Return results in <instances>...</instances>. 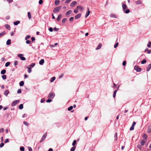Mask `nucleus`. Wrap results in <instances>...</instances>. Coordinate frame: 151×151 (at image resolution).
I'll list each match as a JSON object with an SVG mask.
<instances>
[{"mask_svg": "<svg viewBox=\"0 0 151 151\" xmlns=\"http://www.w3.org/2000/svg\"><path fill=\"white\" fill-rule=\"evenodd\" d=\"M61 6H57L53 10L54 13H57L59 12V10L61 9Z\"/></svg>", "mask_w": 151, "mask_h": 151, "instance_id": "nucleus-1", "label": "nucleus"}, {"mask_svg": "<svg viewBox=\"0 0 151 151\" xmlns=\"http://www.w3.org/2000/svg\"><path fill=\"white\" fill-rule=\"evenodd\" d=\"M55 96V94L54 93L51 92L49 94L48 98V99H52L54 98Z\"/></svg>", "mask_w": 151, "mask_h": 151, "instance_id": "nucleus-2", "label": "nucleus"}, {"mask_svg": "<svg viewBox=\"0 0 151 151\" xmlns=\"http://www.w3.org/2000/svg\"><path fill=\"white\" fill-rule=\"evenodd\" d=\"M134 69L137 72H140L142 69L138 65H135L134 67Z\"/></svg>", "mask_w": 151, "mask_h": 151, "instance_id": "nucleus-3", "label": "nucleus"}, {"mask_svg": "<svg viewBox=\"0 0 151 151\" xmlns=\"http://www.w3.org/2000/svg\"><path fill=\"white\" fill-rule=\"evenodd\" d=\"M23 55L22 54H19L18 55V56L22 60H26V58L23 57Z\"/></svg>", "mask_w": 151, "mask_h": 151, "instance_id": "nucleus-4", "label": "nucleus"}, {"mask_svg": "<svg viewBox=\"0 0 151 151\" xmlns=\"http://www.w3.org/2000/svg\"><path fill=\"white\" fill-rule=\"evenodd\" d=\"M19 102V100H16L14 101L12 104V106H14L16 105L17 104H18Z\"/></svg>", "mask_w": 151, "mask_h": 151, "instance_id": "nucleus-5", "label": "nucleus"}, {"mask_svg": "<svg viewBox=\"0 0 151 151\" xmlns=\"http://www.w3.org/2000/svg\"><path fill=\"white\" fill-rule=\"evenodd\" d=\"M147 139H143L142 140L141 142V145L142 146H143L145 143L147 142Z\"/></svg>", "mask_w": 151, "mask_h": 151, "instance_id": "nucleus-6", "label": "nucleus"}, {"mask_svg": "<svg viewBox=\"0 0 151 151\" xmlns=\"http://www.w3.org/2000/svg\"><path fill=\"white\" fill-rule=\"evenodd\" d=\"M77 4L76 1H73L70 4V6L71 7L74 6Z\"/></svg>", "mask_w": 151, "mask_h": 151, "instance_id": "nucleus-7", "label": "nucleus"}, {"mask_svg": "<svg viewBox=\"0 0 151 151\" xmlns=\"http://www.w3.org/2000/svg\"><path fill=\"white\" fill-rule=\"evenodd\" d=\"M47 135V133H45L44 135H43L41 140L40 141V142H41L46 137Z\"/></svg>", "mask_w": 151, "mask_h": 151, "instance_id": "nucleus-8", "label": "nucleus"}, {"mask_svg": "<svg viewBox=\"0 0 151 151\" xmlns=\"http://www.w3.org/2000/svg\"><path fill=\"white\" fill-rule=\"evenodd\" d=\"M135 4L137 5H139L141 4L142 2L141 0H137L135 2Z\"/></svg>", "mask_w": 151, "mask_h": 151, "instance_id": "nucleus-9", "label": "nucleus"}, {"mask_svg": "<svg viewBox=\"0 0 151 151\" xmlns=\"http://www.w3.org/2000/svg\"><path fill=\"white\" fill-rule=\"evenodd\" d=\"M122 6L123 9L124 11V10H125V9H127V6L125 4H122Z\"/></svg>", "mask_w": 151, "mask_h": 151, "instance_id": "nucleus-10", "label": "nucleus"}, {"mask_svg": "<svg viewBox=\"0 0 151 151\" xmlns=\"http://www.w3.org/2000/svg\"><path fill=\"white\" fill-rule=\"evenodd\" d=\"M81 16V13H78L77 15H76L75 16V19H78Z\"/></svg>", "mask_w": 151, "mask_h": 151, "instance_id": "nucleus-11", "label": "nucleus"}, {"mask_svg": "<svg viewBox=\"0 0 151 151\" xmlns=\"http://www.w3.org/2000/svg\"><path fill=\"white\" fill-rule=\"evenodd\" d=\"M90 13V11H89V9L88 8V11L86 13L85 15V17L87 18L89 15Z\"/></svg>", "mask_w": 151, "mask_h": 151, "instance_id": "nucleus-12", "label": "nucleus"}, {"mask_svg": "<svg viewBox=\"0 0 151 151\" xmlns=\"http://www.w3.org/2000/svg\"><path fill=\"white\" fill-rule=\"evenodd\" d=\"M102 46V44L101 43H100L98 45L97 47L96 48V50H98L100 49Z\"/></svg>", "mask_w": 151, "mask_h": 151, "instance_id": "nucleus-13", "label": "nucleus"}, {"mask_svg": "<svg viewBox=\"0 0 151 151\" xmlns=\"http://www.w3.org/2000/svg\"><path fill=\"white\" fill-rule=\"evenodd\" d=\"M72 12V11L71 10H68L66 13V15L67 16L69 15Z\"/></svg>", "mask_w": 151, "mask_h": 151, "instance_id": "nucleus-14", "label": "nucleus"}, {"mask_svg": "<svg viewBox=\"0 0 151 151\" xmlns=\"http://www.w3.org/2000/svg\"><path fill=\"white\" fill-rule=\"evenodd\" d=\"M55 3L56 6H58L60 3V1L59 0H55Z\"/></svg>", "mask_w": 151, "mask_h": 151, "instance_id": "nucleus-15", "label": "nucleus"}, {"mask_svg": "<svg viewBox=\"0 0 151 151\" xmlns=\"http://www.w3.org/2000/svg\"><path fill=\"white\" fill-rule=\"evenodd\" d=\"M151 68V64H150L148 65V66L147 67V71H149L150 69Z\"/></svg>", "mask_w": 151, "mask_h": 151, "instance_id": "nucleus-16", "label": "nucleus"}, {"mask_svg": "<svg viewBox=\"0 0 151 151\" xmlns=\"http://www.w3.org/2000/svg\"><path fill=\"white\" fill-rule=\"evenodd\" d=\"M44 63V60L43 59H41L40 61H39V64L40 65H42Z\"/></svg>", "mask_w": 151, "mask_h": 151, "instance_id": "nucleus-17", "label": "nucleus"}, {"mask_svg": "<svg viewBox=\"0 0 151 151\" xmlns=\"http://www.w3.org/2000/svg\"><path fill=\"white\" fill-rule=\"evenodd\" d=\"M62 17V14H60L58 15V18L57 19V21H59L60 19Z\"/></svg>", "mask_w": 151, "mask_h": 151, "instance_id": "nucleus-18", "label": "nucleus"}, {"mask_svg": "<svg viewBox=\"0 0 151 151\" xmlns=\"http://www.w3.org/2000/svg\"><path fill=\"white\" fill-rule=\"evenodd\" d=\"M77 9H80L81 10H83L84 8L83 7H82L81 6H78L77 7Z\"/></svg>", "mask_w": 151, "mask_h": 151, "instance_id": "nucleus-19", "label": "nucleus"}, {"mask_svg": "<svg viewBox=\"0 0 151 151\" xmlns=\"http://www.w3.org/2000/svg\"><path fill=\"white\" fill-rule=\"evenodd\" d=\"M11 43V40L10 39L8 40L6 42V44L7 45H10Z\"/></svg>", "mask_w": 151, "mask_h": 151, "instance_id": "nucleus-20", "label": "nucleus"}, {"mask_svg": "<svg viewBox=\"0 0 151 151\" xmlns=\"http://www.w3.org/2000/svg\"><path fill=\"white\" fill-rule=\"evenodd\" d=\"M9 93V91L8 90H6L4 92V94L6 96H7Z\"/></svg>", "mask_w": 151, "mask_h": 151, "instance_id": "nucleus-21", "label": "nucleus"}, {"mask_svg": "<svg viewBox=\"0 0 151 151\" xmlns=\"http://www.w3.org/2000/svg\"><path fill=\"white\" fill-rule=\"evenodd\" d=\"M6 34V32L5 31H3L2 33H0V37H1L2 36Z\"/></svg>", "mask_w": 151, "mask_h": 151, "instance_id": "nucleus-22", "label": "nucleus"}, {"mask_svg": "<svg viewBox=\"0 0 151 151\" xmlns=\"http://www.w3.org/2000/svg\"><path fill=\"white\" fill-rule=\"evenodd\" d=\"M67 19L66 18H65L63 19L62 20V23L64 24L65 22L67 21Z\"/></svg>", "mask_w": 151, "mask_h": 151, "instance_id": "nucleus-23", "label": "nucleus"}, {"mask_svg": "<svg viewBox=\"0 0 151 151\" xmlns=\"http://www.w3.org/2000/svg\"><path fill=\"white\" fill-rule=\"evenodd\" d=\"M110 16V17L114 18H116V16L114 14H111Z\"/></svg>", "mask_w": 151, "mask_h": 151, "instance_id": "nucleus-24", "label": "nucleus"}, {"mask_svg": "<svg viewBox=\"0 0 151 151\" xmlns=\"http://www.w3.org/2000/svg\"><path fill=\"white\" fill-rule=\"evenodd\" d=\"M20 22L19 21H17L15 22H14V25H16L18 24H19L20 23Z\"/></svg>", "mask_w": 151, "mask_h": 151, "instance_id": "nucleus-25", "label": "nucleus"}, {"mask_svg": "<svg viewBox=\"0 0 151 151\" xmlns=\"http://www.w3.org/2000/svg\"><path fill=\"white\" fill-rule=\"evenodd\" d=\"M6 72V70H5L4 69L2 70L1 72V73L2 74H5Z\"/></svg>", "mask_w": 151, "mask_h": 151, "instance_id": "nucleus-26", "label": "nucleus"}, {"mask_svg": "<svg viewBox=\"0 0 151 151\" xmlns=\"http://www.w3.org/2000/svg\"><path fill=\"white\" fill-rule=\"evenodd\" d=\"M5 27L8 30H10V27L9 25L8 24H6L5 25Z\"/></svg>", "mask_w": 151, "mask_h": 151, "instance_id": "nucleus-27", "label": "nucleus"}, {"mask_svg": "<svg viewBox=\"0 0 151 151\" xmlns=\"http://www.w3.org/2000/svg\"><path fill=\"white\" fill-rule=\"evenodd\" d=\"M55 77H52L51 79L50 82H53L55 80Z\"/></svg>", "mask_w": 151, "mask_h": 151, "instance_id": "nucleus-28", "label": "nucleus"}, {"mask_svg": "<svg viewBox=\"0 0 151 151\" xmlns=\"http://www.w3.org/2000/svg\"><path fill=\"white\" fill-rule=\"evenodd\" d=\"M117 90V89L115 90V91H114L113 96L114 98H115L116 96V93Z\"/></svg>", "mask_w": 151, "mask_h": 151, "instance_id": "nucleus-29", "label": "nucleus"}, {"mask_svg": "<svg viewBox=\"0 0 151 151\" xmlns=\"http://www.w3.org/2000/svg\"><path fill=\"white\" fill-rule=\"evenodd\" d=\"M24 82L23 81H21L19 83V85L20 86H23L24 85Z\"/></svg>", "mask_w": 151, "mask_h": 151, "instance_id": "nucleus-30", "label": "nucleus"}, {"mask_svg": "<svg viewBox=\"0 0 151 151\" xmlns=\"http://www.w3.org/2000/svg\"><path fill=\"white\" fill-rule=\"evenodd\" d=\"M23 105L22 104H20L19 106V108L20 109H22L23 108Z\"/></svg>", "mask_w": 151, "mask_h": 151, "instance_id": "nucleus-31", "label": "nucleus"}, {"mask_svg": "<svg viewBox=\"0 0 151 151\" xmlns=\"http://www.w3.org/2000/svg\"><path fill=\"white\" fill-rule=\"evenodd\" d=\"M2 78L4 80H5L6 78V75H3L2 76Z\"/></svg>", "mask_w": 151, "mask_h": 151, "instance_id": "nucleus-32", "label": "nucleus"}, {"mask_svg": "<svg viewBox=\"0 0 151 151\" xmlns=\"http://www.w3.org/2000/svg\"><path fill=\"white\" fill-rule=\"evenodd\" d=\"M75 149L76 146H74L71 148L70 151H74Z\"/></svg>", "mask_w": 151, "mask_h": 151, "instance_id": "nucleus-33", "label": "nucleus"}, {"mask_svg": "<svg viewBox=\"0 0 151 151\" xmlns=\"http://www.w3.org/2000/svg\"><path fill=\"white\" fill-rule=\"evenodd\" d=\"M27 14L28 18L29 19H30L31 18V14L30 13V12H28Z\"/></svg>", "mask_w": 151, "mask_h": 151, "instance_id": "nucleus-34", "label": "nucleus"}, {"mask_svg": "<svg viewBox=\"0 0 151 151\" xmlns=\"http://www.w3.org/2000/svg\"><path fill=\"white\" fill-rule=\"evenodd\" d=\"M10 62H7L6 63L5 65V66L6 67L10 65Z\"/></svg>", "mask_w": 151, "mask_h": 151, "instance_id": "nucleus-35", "label": "nucleus"}, {"mask_svg": "<svg viewBox=\"0 0 151 151\" xmlns=\"http://www.w3.org/2000/svg\"><path fill=\"white\" fill-rule=\"evenodd\" d=\"M143 137L144 138V139H147V135L145 134H144L143 135Z\"/></svg>", "mask_w": 151, "mask_h": 151, "instance_id": "nucleus-36", "label": "nucleus"}, {"mask_svg": "<svg viewBox=\"0 0 151 151\" xmlns=\"http://www.w3.org/2000/svg\"><path fill=\"white\" fill-rule=\"evenodd\" d=\"M23 123L25 125L27 126H28L29 125V123L26 121H24L23 122Z\"/></svg>", "mask_w": 151, "mask_h": 151, "instance_id": "nucleus-37", "label": "nucleus"}, {"mask_svg": "<svg viewBox=\"0 0 151 151\" xmlns=\"http://www.w3.org/2000/svg\"><path fill=\"white\" fill-rule=\"evenodd\" d=\"M73 109V106H71L68 108V110L69 111H70L71 110Z\"/></svg>", "mask_w": 151, "mask_h": 151, "instance_id": "nucleus-38", "label": "nucleus"}, {"mask_svg": "<svg viewBox=\"0 0 151 151\" xmlns=\"http://www.w3.org/2000/svg\"><path fill=\"white\" fill-rule=\"evenodd\" d=\"M146 60L144 59L141 62V63L142 64H144L146 63Z\"/></svg>", "mask_w": 151, "mask_h": 151, "instance_id": "nucleus-39", "label": "nucleus"}, {"mask_svg": "<svg viewBox=\"0 0 151 151\" xmlns=\"http://www.w3.org/2000/svg\"><path fill=\"white\" fill-rule=\"evenodd\" d=\"M147 46L149 47H150L151 46V42L150 41L148 43L147 45Z\"/></svg>", "mask_w": 151, "mask_h": 151, "instance_id": "nucleus-40", "label": "nucleus"}, {"mask_svg": "<svg viewBox=\"0 0 151 151\" xmlns=\"http://www.w3.org/2000/svg\"><path fill=\"white\" fill-rule=\"evenodd\" d=\"M76 143V140H74L72 143V145L73 146L75 145Z\"/></svg>", "mask_w": 151, "mask_h": 151, "instance_id": "nucleus-41", "label": "nucleus"}, {"mask_svg": "<svg viewBox=\"0 0 151 151\" xmlns=\"http://www.w3.org/2000/svg\"><path fill=\"white\" fill-rule=\"evenodd\" d=\"M30 37V36L29 35H27L25 37V40H27L28 39H29Z\"/></svg>", "mask_w": 151, "mask_h": 151, "instance_id": "nucleus-42", "label": "nucleus"}, {"mask_svg": "<svg viewBox=\"0 0 151 151\" xmlns=\"http://www.w3.org/2000/svg\"><path fill=\"white\" fill-rule=\"evenodd\" d=\"M20 150L21 151H24V147H20Z\"/></svg>", "mask_w": 151, "mask_h": 151, "instance_id": "nucleus-43", "label": "nucleus"}, {"mask_svg": "<svg viewBox=\"0 0 151 151\" xmlns=\"http://www.w3.org/2000/svg\"><path fill=\"white\" fill-rule=\"evenodd\" d=\"M52 101L51 99H47L46 101V102L47 103L50 102Z\"/></svg>", "mask_w": 151, "mask_h": 151, "instance_id": "nucleus-44", "label": "nucleus"}, {"mask_svg": "<svg viewBox=\"0 0 151 151\" xmlns=\"http://www.w3.org/2000/svg\"><path fill=\"white\" fill-rule=\"evenodd\" d=\"M28 72L29 73H30L31 72V68L30 67L28 68Z\"/></svg>", "mask_w": 151, "mask_h": 151, "instance_id": "nucleus-45", "label": "nucleus"}, {"mask_svg": "<svg viewBox=\"0 0 151 151\" xmlns=\"http://www.w3.org/2000/svg\"><path fill=\"white\" fill-rule=\"evenodd\" d=\"M147 133H149L151 132V129L150 128H148L147 131Z\"/></svg>", "mask_w": 151, "mask_h": 151, "instance_id": "nucleus-46", "label": "nucleus"}, {"mask_svg": "<svg viewBox=\"0 0 151 151\" xmlns=\"http://www.w3.org/2000/svg\"><path fill=\"white\" fill-rule=\"evenodd\" d=\"M130 12L129 10V9H127L126 11L124 12V13L128 14Z\"/></svg>", "mask_w": 151, "mask_h": 151, "instance_id": "nucleus-47", "label": "nucleus"}, {"mask_svg": "<svg viewBox=\"0 0 151 151\" xmlns=\"http://www.w3.org/2000/svg\"><path fill=\"white\" fill-rule=\"evenodd\" d=\"M43 1L42 0H40L39 1V4H42L43 3Z\"/></svg>", "mask_w": 151, "mask_h": 151, "instance_id": "nucleus-48", "label": "nucleus"}, {"mask_svg": "<svg viewBox=\"0 0 151 151\" xmlns=\"http://www.w3.org/2000/svg\"><path fill=\"white\" fill-rule=\"evenodd\" d=\"M118 44H119V43L118 42H117L116 43V44L114 46V47L115 48H116L117 47H118Z\"/></svg>", "mask_w": 151, "mask_h": 151, "instance_id": "nucleus-49", "label": "nucleus"}, {"mask_svg": "<svg viewBox=\"0 0 151 151\" xmlns=\"http://www.w3.org/2000/svg\"><path fill=\"white\" fill-rule=\"evenodd\" d=\"M126 61H124L122 63V65L123 66H125L126 65Z\"/></svg>", "mask_w": 151, "mask_h": 151, "instance_id": "nucleus-50", "label": "nucleus"}, {"mask_svg": "<svg viewBox=\"0 0 151 151\" xmlns=\"http://www.w3.org/2000/svg\"><path fill=\"white\" fill-rule=\"evenodd\" d=\"M74 18L73 17H70L69 19V21L70 22L72 21L73 20Z\"/></svg>", "mask_w": 151, "mask_h": 151, "instance_id": "nucleus-51", "label": "nucleus"}, {"mask_svg": "<svg viewBox=\"0 0 151 151\" xmlns=\"http://www.w3.org/2000/svg\"><path fill=\"white\" fill-rule=\"evenodd\" d=\"M71 1V0H66L65 1V3H66V4H68V3H69L70 1Z\"/></svg>", "mask_w": 151, "mask_h": 151, "instance_id": "nucleus-52", "label": "nucleus"}, {"mask_svg": "<svg viewBox=\"0 0 151 151\" xmlns=\"http://www.w3.org/2000/svg\"><path fill=\"white\" fill-rule=\"evenodd\" d=\"M63 75H64V74L63 73H62V74H61L59 76V78H61L63 76Z\"/></svg>", "mask_w": 151, "mask_h": 151, "instance_id": "nucleus-53", "label": "nucleus"}, {"mask_svg": "<svg viewBox=\"0 0 151 151\" xmlns=\"http://www.w3.org/2000/svg\"><path fill=\"white\" fill-rule=\"evenodd\" d=\"M78 9H75L74 10V12L75 13H77L78 12Z\"/></svg>", "mask_w": 151, "mask_h": 151, "instance_id": "nucleus-54", "label": "nucleus"}, {"mask_svg": "<svg viewBox=\"0 0 151 151\" xmlns=\"http://www.w3.org/2000/svg\"><path fill=\"white\" fill-rule=\"evenodd\" d=\"M134 126H132L130 128V130H132L134 129Z\"/></svg>", "mask_w": 151, "mask_h": 151, "instance_id": "nucleus-55", "label": "nucleus"}, {"mask_svg": "<svg viewBox=\"0 0 151 151\" xmlns=\"http://www.w3.org/2000/svg\"><path fill=\"white\" fill-rule=\"evenodd\" d=\"M49 30L50 31L52 32L53 31V29L52 27H50L49 29Z\"/></svg>", "mask_w": 151, "mask_h": 151, "instance_id": "nucleus-56", "label": "nucleus"}, {"mask_svg": "<svg viewBox=\"0 0 151 151\" xmlns=\"http://www.w3.org/2000/svg\"><path fill=\"white\" fill-rule=\"evenodd\" d=\"M4 145V144L3 143H1L0 145V147H2Z\"/></svg>", "mask_w": 151, "mask_h": 151, "instance_id": "nucleus-57", "label": "nucleus"}, {"mask_svg": "<svg viewBox=\"0 0 151 151\" xmlns=\"http://www.w3.org/2000/svg\"><path fill=\"white\" fill-rule=\"evenodd\" d=\"M26 43L27 44H29L31 43V41L29 40H27L26 41Z\"/></svg>", "mask_w": 151, "mask_h": 151, "instance_id": "nucleus-58", "label": "nucleus"}, {"mask_svg": "<svg viewBox=\"0 0 151 151\" xmlns=\"http://www.w3.org/2000/svg\"><path fill=\"white\" fill-rule=\"evenodd\" d=\"M9 141V139H6L5 140V141H4V143H7V142H8Z\"/></svg>", "mask_w": 151, "mask_h": 151, "instance_id": "nucleus-59", "label": "nucleus"}, {"mask_svg": "<svg viewBox=\"0 0 151 151\" xmlns=\"http://www.w3.org/2000/svg\"><path fill=\"white\" fill-rule=\"evenodd\" d=\"M28 149L29 150V151H32V148L30 147H28Z\"/></svg>", "mask_w": 151, "mask_h": 151, "instance_id": "nucleus-60", "label": "nucleus"}, {"mask_svg": "<svg viewBox=\"0 0 151 151\" xmlns=\"http://www.w3.org/2000/svg\"><path fill=\"white\" fill-rule=\"evenodd\" d=\"M21 92V90L20 89H19L17 91L18 93H20Z\"/></svg>", "mask_w": 151, "mask_h": 151, "instance_id": "nucleus-61", "label": "nucleus"}, {"mask_svg": "<svg viewBox=\"0 0 151 151\" xmlns=\"http://www.w3.org/2000/svg\"><path fill=\"white\" fill-rule=\"evenodd\" d=\"M45 101V99H41L40 102L41 103Z\"/></svg>", "mask_w": 151, "mask_h": 151, "instance_id": "nucleus-62", "label": "nucleus"}, {"mask_svg": "<svg viewBox=\"0 0 151 151\" xmlns=\"http://www.w3.org/2000/svg\"><path fill=\"white\" fill-rule=\"evenodd\" d=\"M35 65V64L34 63H32V64H31L30 65V66L32 67H34Z\"/></svg>", "mask_w": 151, "mask_h": 151, "instance_id": "nucleus-63", "label": "nucleus"}, {"mask_svg": "<svg viewBox=\"0 0 151 151\" xmlns=\"http://www.w3.org/2000/svg\"><path fill=\"white\" fill-rule=\"evenodd\" d=\"M147 52L148 54L151 53V50H148L147 51Z\"/></svg>", "mask_w": 151, "mask_h": 151, "instance_id": "nucleus-64", "label": "nucleus"}]
</instances>
